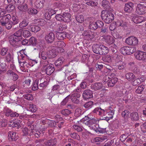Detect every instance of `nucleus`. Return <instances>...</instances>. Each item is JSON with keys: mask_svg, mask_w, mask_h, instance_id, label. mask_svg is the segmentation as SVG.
I'll return each instance as SVG.
<instances>
[{"mask_svg": "<svg viewBox=\"0 0 146 146\" xmlns=\"http://www.w3.org/2000/svg\"><path fill=\"white\" fill-rule=\"evenodd\" d=\"M98 121V118L96 117L93 119L84 121L82 122L89 127H90L92 129L96 131V128H97L96 126H98L97 124Z\"/></svg>", "mask_w": 146, "mask_h": 146, "instance_id": "1", "label": "nucleus"}, {"mask_svg": "<svg viewBox=\"0 0 146 146\" xmlns=\"http://www.w3.org/2000/svg\"><path fill=\"white\" fill-rule=\"evenodd\" d=\"M23 53V51H21L18 53V60L20 59V60H19L23 61H32L33 62L32 63L33 65H34L35 64L37 63V61L35 60H32L26 54H25L23 53V54L22 53Z\"/></svg>", "mask_w": 146, "mask_h": 146, "instance_id": "2", "label": "nucleus"}, {"mask_svg": "<svg viewBox=\"0 0 146 146\" xmlns=\"http://www.w3.org/2000/svg\"><path fill=\"white\" fill-rule=\"evenodd\" d=\"M101 16L104 21L107 24L111 23L114 19V15L111 13L106 12L104 14H102Z\"/></svg>", "mask_w": 146, "mask_h": 146, "instance_id": "3", "label": "nucleus"}, {"mask_svg": "<svg viewBox=\"0 0 146 146\" xmlns=\"http://www.w3.org/2000/svg\"><path fill=\"white\" fill-rule=\"evenodd\" d=\"M135 13L139 15H143L146 13V6L144 5L138 4L137 5Z\"/></svg>", "mask_w": 146, "mask_h": 146, "instance_id": "4", "label": "nucleus"}, {"mask_svg": "<svg viewBox=\"0 0 146 146\" xmlns=\"http://www.w3.org/2000/svg\"><path fill=\"white\" fill-rule=\"evenodd\" d=\"M126 43L129 45L136 46L138 44L137 38L134 36L129 37L126 39Z\"/></svg>", "mask_w": 146, "mask_h": 146, "instance_id": "5", "label": "nucleus"}, {"mask_svg": "<svg viewBox=\"0 0 146 146\" xmlns=\"http://www.w3.org/2000/svg\"><path fill=\"white\" fill-rule=\"evenodd\" d=\"M134 55L136 59L138 60L145 61L146 59V52L137 51L134 54Z\"/></svg>", "mask_w": 146, "mask_h": 146, "instance_id": "6", "label": "nucleus"}, {"mask_svg": "<svg viewBox=\"0 0 146 146\" xmlns=\"http://www.w3.org/2000/svg\"><path fill=\"white\" fill-rule=\"evenodd\" d=\"M116 95L117 96L123 97V100H126L130 99V98H129L128 97L129 95L130 96V94H128L126 90L125 89H123L118 91Z\"/></svg>", "mask_w": 146, "mask_h": 146, "instance_id": "7", "label": "nucleus"}, {"mask_svg": "<svg viewBox=\"0 0 146 146\" xmlns=\"http://www.w3.org/2000/svg\"><path fill=\"white\" fill-rule=\"evenodd\" d=\"M107 110L101 109L100 108L97 107L95 108L92 111L93 113H96L101 117L105 116L108 112Z\"/></svg>", "mask_w": 146, "mask_h": 146, "instance_id": "8", "label": "nucleus"}, {"mask_svg": "<svg viewBox=\"0 0 146 146\" xmlns=\"http://www.w3.org/2000/svg\"><path fill=\"white\" fill-rule=\"evenodd\" d=\"M134 4L132 2H129L125 4L124 10L126 13H130L133 11Z\"/></svg>", "mask_w": 146, "mask_h": 146, "instance_id": "9", "label": "nucleus"}, {"mask_svg": "<svg viewBox=\"0 0 146 146\" xmlns=\"http://www.w3.org/2000/svg\"><path fill=\"white\" fill-rule=\"evenodd\" d=\"M84 39L89 41L92 40L94 38V36L91 31H85L82 33Z\"/></svg>", "mask_w": 146, "mask_h": 146, "instance_id": "10", "label": "nucleus"}, {"mask_svg": "<svg viewBox=\"0 0 146 146\" xmlns=\"http://www.w3.org/2000/svg\"><path fill=\"white\" fill-rule=\"evenodd\" d=\"M55 39V35L52 32H50L46 35L45 39L48 43H51L53 42Z\"/></svg>", "mask_w": 146, "mask_h": 146, "instance_id": "11", "label": "nucleus"}, {"mask_svg": "<svg viewBox=\"0 0 146 146\" xmlns=\"http://www.w3.org/2000/svg\"><path fill=\"white\" fill-rule=\"evenodd\" d=\"M80 96V94L78 92L72 94L70 97L72 101L75 103L78 104L79 103L80 101L78 99Z\"/></svg>", "mask_w": 146, "mask_h": 146, "instance_id": "12", "label": "nucleus"}, {"mask_svg": "<svg viewBox=\"0 0 146 146\" xmlns=\"http://www.w3.org/2000/svg\"><path fill=\"white\" fill-rule=\"evenodd\" d=\"M82 97L85 100L92 98L93 96L92 91L88 89L85 90L83 92Z\"/></svg>", "mask_w": 146, "mask_h": 146, "instance_id": "13", "label": "nucleus"}, {"mask_svg": "<svg viewBox=\"0 0 146 146\" xmlns=\"http://www.w3.org/2000/svg\"><path fill=\"white\" fill-rule=\"evenodd\" d=\"M1 17L2 18L0 20V22L1 25L3 26H4L6 23L9 22L11 17L9 14H7Z\"/></svg>", "mask_w": 146, "mask_h": 146, "instance_id": "14", "label": "nucleus"}, {"mask_svg": "<svg viewBox=\"0 0 146 146\" xmlns=\"http://www.w3.org/2000/svg\"><path fill=\"white\" fill-rule=\"evenodd\" d=\"M20 38L18 37L12 36L9 39L10 44L13 46H16L18 44V42L20 40Z\"/></svg>", "mask_w": 146, "mask_h": 146, "instance_id": "15", "label": "nucleus"}, {"mask_svg": "<svg viewBox=\"0 0 146 146\" xmlns=\"http://www.w3.org/2000/svg\"><path fill=\"white\" fill-rule=\"evenodd\" d=\"M8 135L10 141H15L18 139V135L13 131H10L8 132Z\"/></svg>", "mask_w": 146, "mask_h": 146, "instance_id": "16", "label": "nucleus"}, {"mask_svg": "<svg viewBox=\"0 0 146 146\" xmlns=\"http://www.w3.org/2000/svg\"><path fill=\"white\" fill-rule=\"evenodd\" d=\"M54 65L50 64H49V66H48L46 69V74L50 75L54 72Z\"/></svg>", "mask_w": 146, "mask_h": 146, "instance_id": "17", "label": "nucleus"}, {"mask_svg": "<svg viewBox=\"0 0 146 146\" xmlns=\"http://www.w3.org/2000/svg\"><path fill=\"white\" fill-rule=\"evenodd\" d=\"M116 25L117 27H125L127 26V22L123 21V19L117 20L115 22Z\"/></svg>", "mask_w": 146, "mask_h": 146, "instance_id": "18", "label": "nucleus"}, {"mask_svg": "<svg viewBox=\"0 0 146 146\" xmlns=\"http://www.w3.org/2000/svg\"><path fill=\"white\" fill-rule=\"evenodd\" d=\"M18 61L20 65L22 66H23V67L26 66L27 67H28V65L33 66L34 65H33L32 63L33 62L32 61H23L19 60V59Z\"/></svg>", "mask_w": 146, "mask_h": 146, "instance_id": "19", "label": "nucleus"}, {"mask_svg": "<svg viewBox=\"0 0 146 146\" xmlns=\"http://www.w3.org/2000/svg\"><path fill=\"white\" fill-rule=\"evenodd\" d=\"M62 15L63 21L68 22H69L71 21V16L70 13L67 12H64L62 14Z\"/></svg>", "mask_w": 146, "mask_h": 146, "instance_id": "20", "label": "nucleus"}, {"mask_svg": "<svg viewBox=\"0 0 146 146\" xmlns=\"http://www.w3.org/2000/svg\"><path fill=\"white\" fill-rule=\"evenodd\" d=\"M104 39L105 42L108 44H111L114 42V40L113 38L110 35L104 36Z\"/></svg>", "mask_w": 146, "mask_h": 146, "instance_id": "21", "label": "nucleus"}, {"mask_svg": "<svg viewBox=\"0 0 146 146\" xmlns=\"http://www.w3.org/2000/svg\"><path fill=\"white\" fill-rule=\"evenodd\" d=\"M125 78L129 81H132L136 78L135 76L132 73L129 72L125 75Z\"/></svg>", "mask_w": 146, "mask_h": 146, "instance_id": "22", "label": "nucleus"}, {"mask_svg": "<svg viewBox=\"0 0 146 146\" xmlns=\"http://www.w3.org/2000/svg\"><path fill=\"white\" fill-rule=\"evenodd\" d=\"M144 80L143 77L138 78L135 79L133 80L131 82V84L132 85L135 86L139 85L142 82L144 81Z\"/></svg>", "mask_w": 146, "mask_h": 146, "instance_id": "23", "label": "nucleus"}, {"mask_svg": "<svg viewBox=\"0 0 146 146\" xmlns=\"http://www.w3.org/2000/svg\"><path fill=\"white\" fill-rule=\"evenodd\" d=\"M27 29L33 32L36 33L40 30V28L37 25H29L27 27Z\"/></svg>", "mask_w": 146, "mask_h": 146, "instance_id": "24", "label": "nucleus"}, {"mask_svg": "<svg viewBox=\"0 0 146 146\" xmlns=\"http://www.w3.org/2000/svg\"><path fill=\"white\" fill-rule=\"evenodd\" d=\"M100 51V55H105L109 52V49L104 45H101Z\"/></svg>", "mask_w": 146, "mask_h": 146, "instance_id": "25", "label": "nucleus"}, {"mask_svg": "<svg viewBox=\"0 0 146 146\" xmlns=\"http://www.w3.org/2000/svg\"><path fill=\"white\" fill-rule=\"evenodd\" d=\"M17 9L20 11L26 12L28 11V7L27 4L24 3L18 6Z\"/></svg>", "mask_w": 146, "mask_h": 146, "instance_id": "26", "label": "nucleus"}, {"mask_svg": "<svg viewBox=\"0 0 146 146\" xmlns=\"http://www.w3.org/2000/svg\"><path fill=\"white\" fill-rule=\"evenodd\" d=\"M44 0H37L35 2V6L38 9H42L44 6Z\"/></svg>", "mask_w": 146, "mask_h": 146, "instance_id": "27", "label": "nucleus"}, {"mask_svg": "<svg viewBox=\"0 0 146 146\" xmlns=\"http://www.w3.org/2000/svg\"><path fill=\"white\" fill-rule=\"evenodd\" d=\"M101 46L97 44L93 45L92 49L94 53L100 54Z\"/></svg>", "mask_w": 146, "mask_h": 146, "instance_id": "28", "label": "nucleus"}, {"mask_svg": "<svg viewBox=\"0 0 146 146\" xmlns=\"http://www.w3.org/2000/svg\"><path fill=\"white\" fill-rule=\"evenodd\" d=\"M102 86V84L101 83H95L91 86V88L92 90H97L101 89Z\"/></svg>", "mask_w": 146, "mask_h": 146, "instance_id": "29", "label": "nucleus"}, {"mask_svg": "<svg viewBox=\"0 0 146 146\" xmlns=\"http://www.w3.org/2000/svg\"><path fill=\"white\" fill-rule=\"evenodd\" d=\"M66 33L63 32H57L56 34V36L58 40H63L66 36Z\"/></svg>", "mask_w": 146, "mask_h": 146, "instance_id": "30", "label": "nucleus"}, {"mask_svg": "<svg viewBox=\"0 0 146 146\" xmlns=\"http://www.w3.org/2000/svg\"><path fill=\"white\" fill-rule=\"evenodd\" d=\"M56 142L55 139H51L46 141L44 143L46 146H53L55 145Z\"/></svg>", "mask_w": 146, "mask_h": 146, "instance_id": "31", "label": "nucleus"}, {"mask_svg": "<svg viewBox=\"0 0 146 146\" xmlns=\"http://www.w3.org/2000/svg\"><path fill=\"white\" fill-rule=\"evenodd\" d=\"M117 81V79L116 78H114L110 80L108 82V86L109 87L113 86Z\"/></svg>", "mask_w": 146, "mask_h": 146, "instance_id": "32", "label": "nucleus"}, {"mask_svg": "<svg viewBox=\"0 0 146 146\" xmlns=\"http://www.w3.org/2000/svg\"><path fill=\"white\" fill-rule=\"evenodd\" d=\"M120 51L121 53L124 55L129 54V46H124L120 49Z\"/></svg>", "mask_w": 146, "mask_h": 146, "instance_id": "33", "label": "nucleus"}, {"mask_svg": "<svg viewBox=\"0 0 146 146\" xmlns=\"http://www.w3.org/2000/svg\"><path fill=\"white\" fill-rule=\"evenodd\" d=\"M64 59L62 57H60L55 62V65L57 66H60L62 64Z\"/></svg>", "mask_w": 146, "mask_h": 146, "instance_id": "34", "label": "nucleus"}, {"mask_svg": "<svg viewBox=\"0 0 146 146\" xmlns=\"http://www.w3.org/2000/svg\"><path fill=\"white\" fill-rule=\"evenodd\" d=\"M54 44L56 47H64L66 45L65 43L64 42L60 40L55 42Z\"/></svg>", "mask_w": 146, "mask_h": 146, "instance_id": "35", "label": "nucleus"}, {"mask_svg": "<svg viewBox=\"0 0 146 146\" xmlns=\"http://www.w3.org/2000/svg\"><path fill=\"white\" fill-rule=\"evenodd\" d=\"M102 3V6L105 9H108L110 7L109 2L107 0H103Z\"/></svg>", "mask_w": 146, "mask_h": 146, "instance_id": "36", "label": "nucleus"}, {"mask_svg": "<svg viewBox=\"0 0 146 146\" xmlns=\"http://www.w3.org/2000/svg\"><path fill=\"white\" fill-rule=\"evenodd\" d=\"M93 115L92 113H91L88 114L87 115L85 116V117L83 118L81 120L82 122L84 121L89 120L90 119H93L96 118Z\"/></svg>", "mask_w": 146, "mask_h": 146, "instance_id": "37", "label": "nucleus"}, {"mask_svg": "<svg viewBox=\"0 0 146 146\" xmlns=\"http://www.w3.org/2000/svg\"><path fill=\"white\" fill-rule=\"evenodd\" d=\"M106 136H104L100 137H97L94 140V141L95 142L100 143L107 139Z\"/></svg>", "mask_w": 146, "mask_h": 146, "instance_id": "38", "label": "nucleus"}, {"mask_svg": "<svg viewBox=\"0 0 146 146\" xmlns=\"http://www.w3.org/2000/svg\"><path fill=\"white\" fill-rule=\"evenodd\" d=\"M131 119L132 120L137 121L139 119V117L137 113L133 112L130 114Z\"/></svg>", "mask_w": 146, "mask_h": 146, "instance_id": "39", "label": "nucleus"}, {"mask_svg": "<svg viewBox=\"0 0 146 146\" xmlns=\"http://www.w3.org/2000/svg\"><path fill=\"white\" fill-rule=\"evenodd\" d=\"M39 56L44 60L46 59L47 58H49L50 57L49 56L48 52H42L39 55Z\"/></svg>", "mask_w": 146, "mask_h": 146, "instance_id": "40", "label": "nucleus"}, {"mask_svg": "<svg viewBox=\"0 0 146 146\" xmlns=\"http://www.w3.org/2000/svg\"><path fill=\"white\" fill-rule=\"evenodd\" d=\"M48 52L49 56L50 57V58H54L57 55V53L55 50L54 49L50 50Z\"/></svg>", "mask_w": 146, "mask_h": 146, "instance_id": "41", "label": "nucleus"}, {"mask_svg": "<svg viewBox=\"0 0 146 146\" xmlns=\"http://www.w3.org/2000/svg\"><path fill=\"white\" fill-rule=\"evenodd\" d=\"M29 24L28 21L26 20H23L19 24V27L20 28H23L27 26Z\"/></svg>", "mask_w": 146, "mask_h": 146, "instance_id": "42", "label": "nucleus"}, {"mask_svg": "<svg viewBox=\"0 0 146 146\" xmlns=\"http://www.w3.org/2000/svg\"><path fill=\"white\" fill-rule=\"evenodd\" d=\"M15 8V6L12 4H9L5 8V10L8 12H11Z\"/></svg>", "mask_w": 146, "mask_h": 146, "instance_id": "43", "label": "nucleus"}, {"mask_svg": "<svg viewBox=\"0 0 146 146\" xmlns=\"http://www.w3.org/2000/svg\"><path fill=\"white\" fill-rule=\"evenodd\" d=\"M84 113L82 110L80 108H77L76 109L75 113V115L77 117H79Z\"/></svg>", "mask_w": 146, "mask_h": 146, "instance_id": "44", "label": "nucleus"}, {"mask_svg": "<svg viewBox=\"0 0 146 146\" xmlns=\"http://www.w3.org/2000/svg\"><path fill=\"white\" fill-rule=\"evenodd\" d=\"M74 129L78 132H80L82 131L83 127L81 125H75L73 126Z\"/></svg>", "mask_w": 146, "mask_h": 146, "instance_id": "45", "label": "nucleus"}, {"mask_svg": "<svg viewBox=\"0 0 146 146\" xmlns=\"http://www.w3.org/2000/svg\"><path fill=\"white\" fill-rule=\"evenodd\" d=\"M29 42L30 45L35 46L36 44V40L34 37H31L29 39Z\"/></svg>", "mask_w": 146, "mask_h": 146, "instance_id": "46", "label": "nucleus"}, {"mask_svg": "<svg viewBox=\"0 0 146 146\" xmlns=\"http://www.w3.org/2000/svg\"><path fill=\"white\" fill-rule=\"evenodd\" d=\"M90 29L92 30H96L98 29L97 24L96 22H90L89 26Z\"/></svg>", "mask_w": 146, "mask_h": 146, "instance_id": "47", "label": "nucleus"}, {"mask_svg": "<svg viewBox=\"0 0 146 146\" xmlns=\"http://www.w3.org/2000/svg\"><path fill=\"white\" fill-rule=\"evenodd\" d=\"M93 105V102L92 101L87 102L84 105V107L87 109L91 108Z\"/></svg>", "mask_w": 146, "mask_h": 146, "instance_id": "48", "label": "nucleus"}, {"mask_svg": "<svg viewBox=\"0 0 146 146\" xmlns=\"http://www.w3.org/2000/svg\"><path fill=\"white\" fill-rule=\"evenodd\" d=\"M145 88V86L142 85L138 87L137 89L136 90L135 92L138 94H141Z\"/></svg>", "mask_w": 146, "mask_h": 146, "instance_id": "49", "label": "nucleus"}, {"mask_svg": "<svg viewBox=\"0 0 146 146\" xmlns=\"http://www.w3.org/2000/svg\"><path fill=\"white\" fill-rule=\"evenodd\" d=\"M117 46L115 44H112L109 47V50H110L112 53H115L117 52Z\"/></svg>", "mask_w": 146, "mask_h": 146, "instance_id": "50", "label": "nucleus"}, {"mask_svg": "<svg viewBox=\"0 0 146 146\" xmlns=\"http://www.w3.org/2000/svg\"><path fill=\"white\" fill-rule=\"evenodd\" d=\"M28 12L29 14L32 15L36 14L38 12V11L34 8H30L28 9Z\"/></svg>", "mask_w": 146, "mask_h": 146, "instance_id": "51", "label": "nucleus"}, {"mask_svg": "<svg viewBox=\"0 0 146 146\" xmlns=\"http://www.w3.org/2000/svg\"><path fill=\"white\" fill-rule=\"evenodd\" d=\"M102 60L105 62L110 63L111 61V59L110 55H107L103 57Z\"/></svg>", "mask_w": 146, "mask_h": 146, "instance_id": "52", "label": "nucleus"}, {"mask_svg": "<svg viewBox=\"0 0 146 146\" xmlns=\"http://www.w3.org/2000/svg\"><path fill=\"white\" fill-rule=\"evenodd\" d=\"M28 110L33 112H34L36 111L37 108L35 105L30 104L29 106Z\"/></svg>", "mask_w": 146, "mask_h": 146, "instance_id": "53", "label": "nucleus"}, {"mask_svg": "<svg viewBox=\"0 0 146 146\" xmlns=\"http://www.w3.org/2000/svg\"><path fill=\"white\" fill-rule=\"evenodd\" d=\"M70 135L72 138L74 139H76L78 140H80V137L79 135L76 133H71Z\"/></svg>", "mask_w": 146, "mask_h": 146, "instance_id": "54", "label": "nucleus"}, {"mask_svg": "<svg viewBox=\"0 0 146 146\" xmlns=\"http://www.w3.org/2000/svg\"><path fill=\"white\" fill-rule=\"evenodd\" d=\"M39 81L37 80H36L33 85V86L32 87V90H33L35 91L38 89V84L39 83Z\"/></svg>", "mask_w": 146, "mask_h": 146, "instance_id": "55", "label": "nucleus"}, {"mask_svg": "<svg viewBox=\"0 0 146 146\" xmlns=\"http://www.w3.org/2000/svg\"><path fill=\"white\" fill-rule=\"evenodd\" d=\"M24 37L27 38L31 36V34L30 32L27 30H24L22 33Z\"/></svg>", "mask_w": 146, "mask_h": 146, "instance_id": "56", "label": "nucleus"}, {"mask_svg": "<svg viewBox=\"0 0 146 146\" xmlns=\"http://www.w3.org/2000/svg\"><path fill=\"white\" fill-rule=\"evenodd\" d=\"M31 81L30 79L25 80L24 82L23 83L24 88H28L30 85Z\"/></svg>", "mask_w": 146, "mask_h": 146, "instance_id": "57", "label": "nucleus"}, {"mask_svg": "<svg viewBox=\"0 0 146 146\" xmlns=\"http://www.w3.org/2000/svg\"><path fill=\"white\" fill-rule=\"evenodd\" d=\"M111 34L113 37L115 38H121L122 36L121 34H120L117 32H111Z\"/></svg>", "mask_w": 146, "mask_h": 146, "instance_id": "58", "label": "nucleus"}, {"mask_svg": "<svg viewBox=\"0 0 146 146\" xmlns=\"http://www.w3.org/2000/svg\"><path fill=\"white\" fill-rule=\"evenodd\" d=\"M61 113L65 116H67L71 113V111L65 109L62 110L61 111Z\"/></svg>", "mask_w": 146, "mask_h": 146, "instance_id": "59", "label": "nucleus"}, {"mask_svg": "<svg viewBox=\"0 0 146 146\" xmlns=\"http://www.w3.org/2000/svg\"><path fill=\"white\" fill-rule=\"evenodd\" d=\"M31 132L34 135L35 137L37 138L40 137L41 134V133L40 131H36L34 129L31 130Z\"/></svg>", "mask_w": 146, "mask_h": 146, "instance_id": "60", "label": "nucleus"}, {"mask_svg": "<svg viewBox=\"0 0 146 146\" xmlns=\"http://www.w3.org/2000/svg\"><path fill=\"white\" fill-rule=\"evenodd\" d=\"M109 112H108V118L110 119H112L113 117V115L114 114V110H111L110 109L109 110Z\"/></svg>", "mask_w": 146, "mask_h": 146, "instance_id": "61", "label": "nucleus"}, {"mask_svg": "<svg viewBox=\"0 0 146 146\" xmlns=\"http://www.w3.org/2000/svg\"><path fill=\"white\" fill-rule=\"evenodd\" d=\"M86 4L92 7L96 6L97 5L98 3L96 1H90L86 3Z\"/></svg>", "mask_w": 146, "mask_h": 146, "instance_id": "62", "label": "nucleus"}, {"mask_svg": "<svg viewBox=\"0 0 146 146\" xmlns=\"http://www.w3.org/2000/svg\"><path fill=\"white\" fill-rule=\"evenodd\" d=\"M22 32V30L21 29L19 31H17L15 33H14V36L15 37H18L19 38V37L21 36Z\"/></svg>", "mask_w": 146, "mask_h": 146, "instance_id": "63", "label": "nucleus"}, {"mask_svg": "<svg viewBox=\"0 0 146 146\" xmlns=\"http://www.w3.org/2000/svg\"><path fill=\"white\" fill-rule=\"evenodd\" d=\"M76 20L78 22L82 23L84 21V17L82 15H79L76 17Z\"/></svg>", "mask_w": 146, "mask_h": 146, "instance_id": "64", "label": "nucleus"}]
</instances>
